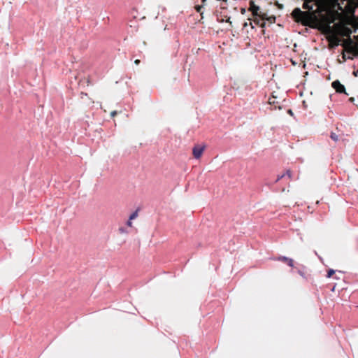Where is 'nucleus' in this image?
<instances>
[{"label":"nucleus","instance_id":"nucleus-22","mask_svg":"<svg viewBox=\"0 0 358 358\" xmlns=\"http://www.w3.org/2000/svg\"><path fill=\"white\" fill-rule=\"evenodd\" d=\"M348 59H353V57H350V56H349V57H348Z\"/></svg>","mask_w":358,"mask_h":358},{"label":"nucleus","instance_id":"nucleus-5","mask_svg":"<svg viewBox=\"0 0 358 358\" xmlns=\"http://www.w3.org/2000/svg\"><path fill=\"white\" fill-rule=\"evenodd\" d=\"M327 40L329 43V48L332 49L340 45L341 40L336 36L332 35L327 37Z\"/></svg>","mask_w":358,"mask_h":358},{"label":"nucleus","instance_id":"nucleus-11","mask_svg":"<svg viewBox=\"0 0 358 358\" xmlns=\"http://www.w3.org/2000/svg\"><path fill=\"white\" fill-rule=\"evenodd\" d=\"M254 22H255L257 25H259V26H260V27H264L265 26V22H262V23H261V22H260V20H259V19H257V18H256V19H255V20H254Z\"/></svg>","mask_w":358,"mask_h":358},{"label":"nucleus","instance_id":"nucleus-14","mask_svg":"<svg viewBox=\"0 0 358 358\" xmlns=\"http://www.w3.org/2000/svg\"><path fill=\"white\" fill-rule=\"evenodd\" d=\"M335 271L333 269H329L327 272V278H331L334 274Z\"/></svg>","mask_w":358,"mask_h":358},{"label":"nucleus","instance_id":"nucleus-2","mask_svg":"<svg viewBox=\"0 0 358 358\" xmlns=\"http://www.w3.org/2000/svg\"><path fill=\"white\" fill-rule=\"evenodd\" d=\"M292 15L296 22H301L305 26H309L310 22L316 18L314 12L301 11L299 8H296L293 10Z\"/></svg>","mask_w":358,"mask_h":358},{"label":"nucleus","instance_id":"nucleus-7","mask_svg":"<svg viewBox=\"0 0 358 358\" xmlns=\"http://www.w3.org/2000/svg\"><path fill=\"white\" fill-rule=\"evenodd\" d=\"M277 260L286 263L288 266L291 267L294 266V260L292 259L284 256H280L277 258Z\"/></svg>","mask_w":358,"mask_h":358},{"label":"nucleus","instance_id":"nucleus-8","mask_svg":"<svg viewBox=\"0 0 358 358\" xmlns=\"http://www.w3.org/2000/svg\"><path fill=\"white\" fill-rule=\"evenodd\" d=\"M326 20L327 23V28L329 31H331V27L329 24L334 22L335 17H334V15H331L329 17H327Z\"/></svg>","mask_w":358,"mask_h":358},{"label":"nucleus","instance_id":"nucleus-19","mask_svg":"<svg viewBox=\"0 0 358 358\" xmlns=\"http://www.w3.org/2000/svg\"><path fill=\"white\" fill-rule=\"evenodd\" d=\"M140 62H141V61H140L139 59H136V60L134 61V63H135V64H136V65L139 64H140Z\"/></svg>","mask_w":358,"mask_h":358},{"label":"nucleus","instance_id":"nucleus-1","mask_svg":"<svg viewBox=\"0 0 358 358\" xmlns=\"http://www.w3.org/2000/svg\"><path fill=\"white\" fill-rule=\"evenodd\" d=\"M352 31L349 27H344L341 31V35L342 36L347 37L346 39L343 40L341 45L345 48V50L352 55L353 57H358V44L355 43L350 38Z\"/></svg>","mask_w":358,"mask_h":358},{"label":"nucleus","instance_id":"nucleus-4","mask_svg":"<svg viewBox=\"0 0 358 358\" xmlns=\"http://www.w3.org/2000/svg\"><path fill=\"white\" fill-rule=\"evenodd\" d=\"M206 146L202 145H195L192 149V154L195 159H199L205 150Z\"/></svg>","mask_w":358,"mask_h":358},{"label":"nucleus","instance_id":"nucleus-3","mask_svg":"<svg viewBox=\"0 0 358 358\" xmlns=\"http://www.w3.org/2000/svg\"><path fill=\"white\" fill-rule=\"evenodd\" d=\"M249 10L252 12L254 17H259L262 20L266 18V14L259 12V7L257 6L252 0L250 1Z\"/></svg>","mask_w":358,"mask_h":358},{"label":"nucleus","instance_id":"nucleus-10","mask_svg":"<svg viewBox=\"0 0 358 358\" xmlns=\"http://www.w3.org/2000/svg\"><path fill=\"white\" fill-rule=\"evenodd\" d=\"M283 174H285V176H287V178L290 180L292 178V172L290 169L286 170Z\"/></svg>","mask_w":358,"mask_h":358},{"label":"nucleus","instance_id":"nucleus-15","mask_svg":"<svg viewBox=\"0 0 358 358\" xmlns=\"http://www.w3.org/2000/svg\"><path fill=\"white\" fill-rule=\"evenodd\" d=\"M285 176V174H283V173H282V175H278V176H277V178H276V180H275V182H278L280 180H281L282 178H283Z\"/></svg>","mask_w":358,"mask_h":358},{"label":"nucleus","instance_id":"nucleus-9","mask_svg":"<svg viewBox=\"0 0 358 358\" xmlns=\"http://www.w3.org/2000/svg\"><path fill=\"white\" fill-rule=\"evenodd\" d=\"M303 8L305 10H307L308 11L310 12V10H313V6L310 4V1H305L303 3Z\"/></svg>","mask_w":358,"mask_h":358},{"label":"nucleus","instance_id":"nucleus-18","mask_svg":"<svg viewBox=\"0 0 358 358\" xmlns=\"http://www.w3.org/2000/svg\"><path fill=\"white\" fill-rule=\"evenodd\" d=\"M127 226H129V227H132V222H131V220H130L129 219V220H128V222H127Z\"/></svg>","mask_w":358,"mask_h":358},{"label":"nucleus","instance_id":"nucleus-20","mask_svg":"<svg viewBox=\"0 0 358 358\" xmlns=\"http://www.w3.org/2000/svg\"><path fill=\"white\" fill-rule=\"evenodd\" d=\"M343 58L344 60L346 59L345 55L344 53H343Z\"/></svg>","mask_w":358,"mask_h":358},{"label":"nucleus","instance_id":"nucleus-21","mask_svg":"<svg viewBox=\"0 0 358 358\" xmlns=\"http://www.w3.org/2000/svg\"><path fill=\"white\" fill-rule=\"evenodd\" d=\"M350 101H354V98L353 97L350 98Z\"/></svg>","mask_w":358,"mask_h":358},{"label":"nucleus","instance_id":"nucleus-16","mask_svg":"<svg viewBox=\"0 0 358 358\" xmlns=\"http://www.w3.org/2000/svg\"><path fill=\"white\" fill-rule=\"evenodd\" d=\"M201 8H202V6L197 5L195 6V9L198 13H201Z\"/></svg>","mask_w":358,"mask_h":358},{"label":"nucleus","instance_id":"nucleus-12","mask_svg":"<svg viewBox=\"0 0 358 358\" xmlns=\"http://www.w3.org/2000/svg\"><path fill=\"white\" fill-rule=\"evenodd\" d=\"M138 217V210H136L135 212H134L130 216H129V220H134L135 218H136Z\"/></svg>","mask_w":358,"mask_h":358},{"label":"nucleus","instance_id":"nucleus-6","mask_svg":"<svg viewBox=\"0 0 358 358\" xmlns=\"http://www.w3.org/2000/svg\"><path fill=\"white\" fill-rule=\"evenodd\" d=\"M332 87L336 90L338 93H345L348 94L345 92V88L343 85H342L339 80H335L331 83Z\"/></svg>","mask_w":358,"mask_h":358},{"label":"nucleus","instance_id":"nucleus-17","mask_svg":"<svg viewBox=\"0 0 358 358\" xmlns=\"http://www.w3.org/2000/svg\"><path fill=\"white\" fill-rule=\"evenodd\" d=\"M117 111H115V110L112 111V112L110 113V116H111L112 117H114L117 115Z\"/></svg>","mask_w":358,"mask_h":358},{"label":"nucleus","instance_id":"nucleus-23","mask_svg":"<svg viewBox=\"0 0 358 358\" xmlns=\"http://www.w3.org/2000/svg\"><path fill=\"white\" fill-rule=\"evenodd\" d=\"M206 1V0H201L202 3H204Z\"/></svg>","mask_w":358,"mask_h":358},{"label":"nucleus","instance_id":"nucleus-13","mask_svg":"<svg viewBox=\"0 0 358 358\" xmlns=\"http://www.w3.org/2000/svg\"><path fill=\"white\" fill-rule=\"evenodd\" d=\"M331 138L334 141H337L338 140V135H336L335 133H331V136H330Z\"/></svg>","mask_w":358,"mask_h":358}]
</instances>
